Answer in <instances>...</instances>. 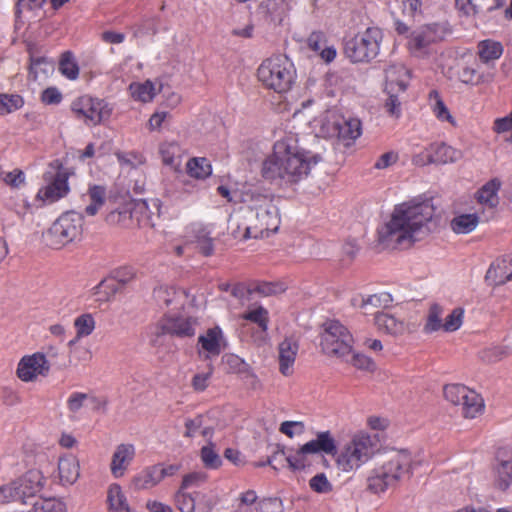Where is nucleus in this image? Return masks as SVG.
I'll return each instance as SVG.
<instances>
[{
  "mask_svg": "<svg viewBox=\"0 0 512 512\" xmlns=\"http://www.w3.org/2000/svg\"><path fill=\"white\" fill-rule=\"evenodd\" d=\"M440 218L430 200L397 205L378 229V244L384 249H406L435 232Z\"/></svg>",
  "mask_w": 512,
  "mask_h": 512,
  "instance_id": "1",
  "label": "nucleus"
},
{
  "mask_svg": "<svg viewBox=\"0 0 512 512\" xmlns=\"http://www.w3.org/2000/svg\"><path fill=\"white\" fill-rule=\"evenodd\" d=\"M378 451V441L375 436L364 432H358L352 436L340 451H337L336 440L330 431L318 432L316 439L302 445L295 455L285 457L289 468L300 470L305 466V456L323 452L336 456L335 464L338 470L349 473L355 471L374 459Z\"/></svg>",
  "mask_w": 512,
  "mask_h": 512,
  "instance_id": "2",
  "label": "nucleus"
},
{
  "mask_svg": "<svg viewBox=\"0 0 512 512\" xmlns=\"http://www.w3.org/2000/svg\"><path fill=\"white\" fill-rule=\"evenodd\" d=\"M281 223L274 198L253 194L248 203L229 219V229L240 240L268 238L276 233Z\"/></svg>",
  "mask_w": 512,
  "mask_h": 512,
  "instance_id": "3",
  "label": "nucleus"
},
{
  "mask_svg": "<svg viewBox=\"0 0 512 512\" xmlns=\"http://www.w3.org/2000/svg\"><path fill=\"white\" fill-rule=\"evenodd\" d=\"M320 161L317 154L300 150L286 141H278L273 154L263 162L262 173L266 179L294 184L305 178Z\"/></svg>",
  "mask_w": 512,
  "mask_h": 512,
  "instance_id": "4",
  "label": "nucleus"
},
{
  "mask_svg": "<svg viewBox=\"0 0 512 512\" xmlns=\"http://www.w3.org/2000/svg\"><path fill=\"white\" fill-rule=\"evenodd\" d=\"M415 461L407 449L385 448L377 451L367 478V488L375 494L396 487L413 475Z\"/></svg>",
  "mask_w": 512,
  "mask_h": 512,
  "instance_id": "5",
  "label": "nucleus"
},
{
  "mask_svg": "<svg viewBox=\"0 0 512 512\" xmlns=\"http://www.w3.org/2000/svg\"><path fill=\"white\" fill-rule=\"evenodd\" d=\"M258 80L268 89L277 93L290 90L296 70L292 61L284 55H276L264 60L257 69Z\"/></svg>",
  "mask_w": 512,
  "mask_h": 512,
  "instance_id": "6",
  "label": "nucleus"
},
{
  "mask_svg": "<svg viewBox=\"0 0 512 512\" xmlns=\"http://www.w3.org/2000/svg\"><path fill=\"white\" fill-rule=\"evenodd\" d=\"M83 231V217L75 211H68L59 216L51 227L43 233V242L53 249L79 240Z\"/></svg>",
  "mask_w": 512,
  "mask_h": 512,
  "instance_id": "7",
  "label": "nucleus"
},
{
  "mask_svg": "<svg viewBox=\"0 0 512 512\" xmlns=\"http://www.w3.org/2000/svg\"><path fill=\"white\" fill-rule=\"evenodd\" d=\"M354 339L350 331L338 320H327L320 334L321 351L331 358H346L351 352Z\"/></svg>",
  "mask_w": 512,
  "mask_h": 512,
  "instance_id": "8",
  "label": "nucleus"
},
{
  "mask_svg": "<svg viewBox=\"0 0 512 512\" xmlns=\"http://www.w3.org/2000/svg\"><path fill=\"white\" fill-rule=\"evenodd\" d=\"M382 39L379 28L369 27L345 42L344 54L352 63H368L379 54Z\"/></svg>",
  "mask_w": 512,
  "mask_h": 512,
  "instance_id": "9",
  "label": "nucleus"
},
{
  "mask_svg": "<svg viewBox=\"0 0 512 512\" xmlns=\"http://www.w3.org/2000/svg\"><path fill=\"white\" fill-rule=\"evenodd\" d=\"M71 110L77 119L92 126L108 119L112 111L103 100L94 99L87 95L75 99L71 104Z\"/></svg>",
  "mask_w": 512,
  "mask_h": 512,
  "instance_id": "10",
  "label": "nucleus"
},
{
  "mask_svg": "<svg viewBox=\"0 0 512 512\" xmlns=\"http://www.w3.org/2000/svg\"><path fill=\"white\" fill-rule=\"evenodd\" d=\"M17 491V501L21 512H24L28 503H33L40 497L39 493L45 485V478L41 471L33 469L14 480Z\"/></svg>",
  "mask_w": 512,
  "mask_h": 512,
  "instance_id": "11",
  "label": "nucleus"
},
{
  "mask_svg": "<svg viewBox=\"0 0 512 512\" xmlns=\"http://www.w3.org/2000/svg\"><path fill=\"white\" fill-rule=\"evenodd\" d=\"M50 372V363L41 352L24 355L18 362L16 376L22 382H36L39 377H46Z\"/></svg>",
  "mask_w": 512,
  "mask_h": 512,
  "instance_id": "12",
  "label": "nucleus"
},
{
  "mask_svg": "<svg viewBox=\"0 0 512 512\" xmlns=\"http://www.w3.org/2000/svg\"><path fill=\"white\" fill-rule=\"evenodd\" d=\"M443 34L439 24L423 25L412 32L408 42L409 49L413 54L421 56L431 44L442 40Z\"/></svg>",
  "mask_w": 512,
  "mask_h": 512,
  "instance_id": "13",
  "label": "nucleus"
},
{
  "mask_svg": "<svg viewBox=\"0 0 512 512\" xmlns=\"http://www.w3.org/2000/svg\"><path fill=\"white\" fill-rule=\"evenodd\" d=\"M494 484L502 491L507 490L512 484V450L510 449L500 450L497 454Z\"/></svg>",
  "mask_w": 512,
  "mask_h": 512,
  "instance_id": "14",
  "label": "nucleus"
},
{
  "mask_svg": "<svg viewBox=\"0 0 512 512\" xmlns=\"http://www.w3.org/2000/svg\"><path fill=\"white\" fill-rule=\"evenodd\" d=\"M136 455L134 445L123 443L118 445L111 458L110 471L115 478H121L125 475L128 467L133 462Z\"/></svg>",
  "mask_w": 512,
  "mask_h": 512,
  "instance_id": "15",
  "label": "nucleus"
},
{
  "mask_svg": "<svg viewBox=\"0 0 512 512\" xmlns=\"http://www.w3.org/2000/svg\"><path fill=\"white\" fill-rule=\"evenodd\" d=\"M298 342L292 338H285L278 345L279 371L283 376H291L294 372V363L298 354Z\"/></svg>",
  "mask_w": 512,
  "mask_h": 512,
  "instance_id": "16",
  "label": "nucleus"
},
{
  "mask_svg": "<svg viewBox=\"0 0 512 512\" xmlns=\"http://www.w3.org/2000/svg\"><path fill=\"white\" fill-rule=\"evenodd\" d=\"M410 79V71L403 64H391L385 70V91L404 92Z\"/></svg>",
  "mask_w": 512,
  "mask_h": 512,
  "instance_id": "17",
  "label": "nucleus"
},
{
  "mask_svg": "<svg viewBox=\"0 0 512 512\" xmlns=\"http://www.w3.org/2000/svg\"><path fill=\"white\" fill-rule=\"evenodd\" d=\"M67 180L66 173L58 172L50 183L38 191L37 198L47 203L56 202L68 193Z\"/></svg>",
  "mask_w": 512,
  "mask_h": 512,
  "instance_id": "18",
  "label": "nucleus"
},
{
  "mask_svg": "<svg viewBox=\"0 0 512 512\" xmlns=\"http://www.w3.org/2000/svg\"><path fill=\"white\" fill-rule=\"evenodd\" d=\"M335 134L348 147L362 134L361 121L357 118H340L334 122Z\"/></svg>",
  "mask_w": 512,
  "mask_h": 512,
  "instance_id": "19",
  "label": "nucleus"
},
{
  "mask_svg": "<svg viewBox=\"0 0 512 512\" xmlns=\"http://www.w3.org/2000/svg\"><path fill=\"white\" fill-rule=\"evenodd\" d=\"M198 343L201 345V349L206 353L205 359L218 356L226 347L223 332L218 326L210 328L205 334L200 335Z\"/></svg>",
  "mask_w": 512,
  "mask_h": 512,
  "instance_id": "20",
  "label": "nucleus"
},
{
  "mask_svg": "<svg viewBox=\"0 0 512 512\" xmlns=\"http://www.w3.org/2000/svg\"><path fill=\"white\" fill-rule=\"evenodd\" d=\"M486 279L494 285H503L512 280V254L493 262L487 271Z\"/></svg>",
  "mask_w": 512,
  "mask_h": 512,
  "instance_id": "21",
  "label": "nucleus"
},
{
  "mask_svg": "<svg viewBox=\"0 0 512 512\" xmlns=\"http://www.w3.org/2000/svg\"><path fill=\"white\" fill-rule=\"evenodd\" d=\"M80 476L78 459L71 454L64 455L58 460V477L61 485H73Z\"/></svg>",
  "mask_w": 512,
  "mask_h": 512,
  "instance_id": "22",
  "label": "nucleus"
},
{
  "mask_svg": "<svg viewBox=\"0 0 512 512\" xmlns=\"http://www.w3.org/2000/svg\"><path fill=\"white\" fill-rule=\"evenodd\" d=\"M502 186L499 178H493L485 183L476 193L477 201L489 209H494L499 204L498 192Z\"/></svg>",
  "mask_w": 512,
  "mask_h": 512,
  "instance_id": "23",
  "label": "nucleus"
},
{
  "mask_svg": "<svg viewBox=\"0 0 512 512\" xmlns=\"http://www.w3.org/2000/svg\"><path fill=\"white\" fill-rule=\"evenodd\" d=\"M24 512H68V508L61 498L40 496L35 502L28 503Z\"/></svg>",
  "mask_w": 512,
  "mask_h": 512,
  "instance_id": "24",
  "label": "nucleus"
},
{
  "mask_svg": "<svg viewBox=\"0 0 512 512\" xmlns=\"http://www.w3.org/2000/svg\"><path fill=\"white\" fill-rule=\"evenodd\" d=\"M243 318L257 324L259 327V337H255V343L259 346L266 343L269 322L268 311L263 307H258L245 313Z\"/></svg>",
  "mask_w": 512,
  "mask_h": 512,
  "instance_id": "25",
  "label": "nucleus"
},
{
  "mask_svg": "<svg viewBox=\"0 0 512 512\" xmlns=\"http://www.w3.org/2000/svg\"><path fill=\"white\" fill-rule=\"evenodd\" d=\"M184 426V436L189 438L200 433L204 438L209 440L214 432V429L207 425V418L204 415H197L193 418L186 419Z\"/></svg>",
  "mask_w": 512,
  "mask_h": 512,
  "instance_id": "26",
  "label": "nucleus"
},
{
  "mask_svg": "<svg viewBox=\"0 0 512 512\" xmlns=\"http://www.w3.org/2000/svg\"><path fill=\"white\" fill-rule=\"evenodd\" d=\"M471 395H466L463 400L459 401L457 406L461 407L463 417L467 419H474L483 412L484 403L481 396L474 390H471Z\"/></svg>",
  "mask_w": 512,
  "mask_h": 512,
  "instance_id": "27",
  "label": "nucleus"
},
{
  "mask_svg": "<svg viewBox=\"0 0 512 512\" xmlns=\"http://www.w3.org/2000/svg\"><path fill=\"white\" fill-rule=\"evenodd\" d=\"M107 502L110 512H133L121 486L118 484L110 485L107 491Z\"/></svg>",
  "mask_w": 512,
  "mask_h": 512,
  "instance_id": "28",
  "label": "nucleus"
},
{
  "mask_svg": "<svg viewBox=\"0 0 512 512\" xmlns=\"http://www.w3.org/2000/svg\"><path fill=\"white\" fill-rule=\"evenodd\" d=\"M434 164H447L458 161L462 157L459 150L444 143L431 144Z\"/></svg>",
  "mask_w": 512,
  "mask_h": 512,
  "instance_id": "29",
  "label": "nucleus"
},
{
  "mask_svg": "<svg viewBox=\"0 0 512 512\" xmlns=\"http://www.w3.org/2000/svg\"><path fill=\"white\" fill-rule=\"evenodd\" d=\"M375 325L379 330L391 335H401L405 331V324L403 321L386 313L376 314Z\"/></svg>",
  "mask_w": 512,
  "mask_h": 512,
  "instance_id": "30",
  "label": "nucleus"
},
{
  "mask_svg": "<svg viewBox=\"0 0 512 512\" xmlns=\"http://www.w3.org/2000/svg\"><path fill=\"white\" fill-rule=\"evenodd\" d=\"M392 302L391 295L387 292L373 294L367 298L353 299L352 304L365 310L366 313L371 312L373 309L386 307Z\"/></svg>",
  "mask_w": 512,
  "mask_h": 512,
  "instance_id": "31",
  "label": "nucleus"
},
{
  "mask_svg": "<svg viewBox=\"0 0 512 512\" xmlns=\"http://www.w3.org/2000/svg\"><path fill=\"white\" fill-rule=\"evenodd\" d=\"M158 483L160 482L156 473V466H152L133 477L131 488L135 491L147 490L153 488Z\"/></svg>",
  "mask_w": 512,
  "mask_h": 512,
  "instance_id": "32",
  "label": "nucleus"
},
{
  "mask_svg": "<svg viewBox=\"0 0 512 512\" xmlns=\"http://www.w3.org/2000/svg\"><path fill=\"white\" fill-rule=\"evenodd\" d=\"M478 56L483 63L495 61L503 54V45L491 39L483 40L478 44Z\"/></svg>",
  "mask_w": 512,
  "mask_h": 512,
  "instance_id": "33",
  "label": "nucleus"
},
{
  "mask_svg": "<svg viewBox=\"0 0 512 512\" xmlns=\"http://www.w3.org/2000/svg\"><path fill=\"white\" fill-rule=\"evenodd\" d=\"M106 222L112 226H119L123 228L130 227L132 223L131 203L125 204L111 210L106 216Z\"/></svg>",
  "mask_w": 512,
  "mask_h": 512,
  "instance_id": "34",
  "label": "nucleus"
},
{
  "mask_svg": "<svg viewBox=\"0 0 512 512\" xmlns=\"http://www.w3.org/2000/svg\"><path fill=\"white\" fill-rule=\"evenodd\" d=\"M196 320L194 318L178 317L168 323V331L177 336L186 337L195 334Z\"/></svg>",
  "mask_w": 512,
  "mask_h": 512,
  "instance_id": "35",
  "label": "nucleus"
},
{
  "mask_svg": "<svg viewBox=\"0 0 512 512\" xmlns=\"http://www.w3.org/2000/svg\"><path fill=\"white\" fill-rule=\"evenodd\" d=\"M479 223L476 214H461L451 221V228L457 234H468L475 230Z\"/></svg>",
  "mask_w": 512,
  "mask_h": 512,
  "instance_id": "36",
  "label": "nucleus"
},
{
  "mask_svg": "<svg viewBox=\"0 0 512 512\" xmlns=\"http://www.w3.org/2000/svg\"><path fill=\"white\" fill-rule=\"evenodd\" d=\"M87 195L91 203L85 208V212L89 216H94L105 203L106 190L100 185L90 186Z\"/></svg>",
  "mask_w": 512,
  "mask_h": 512,
  "instance_id": "37",
  "label": "nucleus"
},
{
  "mask_svg": "<svg viewBox=\"0 0 512 512\" xmlns=\"http://www.w3.org/2000/svg\"><path fill=\"white\" fill-rule=\"evenodd\" d=\"M459 79L465 84L479 85L490 83L493 80V74H479L476 68L472 66H465L459 73Z\"/></svg>",
  "mask_w": 512,
  "mask_h": 512,
  "instance_id": "38",
  "label": "nucleus"
},
{
  "mask_svg": "<svg viewBox=\"0 0 512 512\" xmlns=\"http://www.w3.org/2000/svg\"><path fill=\"white\" fill-rule=\"evenodd\" d=\"M443 312V308L440 305H431L423 328L425 333L443 330Z\"/></svg>",
  "mask_w": 512,
  "mask_h": 512,
  "instance_id": "39",
  "label": "nucleus"
},
{
  "mask_svg": "<svg viewBox=\"0 0 512 512\" xmlns=\"http://www.w3.org/2000/svg\"><path fill=\"white\" fill-rule=\"evenodd\" d=\"M185 489L179 488L178 492L175 495V502L177 508L181 512H194L195 511V502L198 498H205V495L201 492H195L194 494H189L184 491Z\"/></svg>",
  "mask_w": 512,
  "mask_h": 512,
  "instance_id": "40",
  "label": "nucleus"
},
{
  "mask_svg": "<svg viewBox=\"0 0 512 512\" xmlns=\"http://www.w3.org/2000/svg\"><path fill=\"white\" fill-rule=\"evenodd\" d=\"M187 171L194 178L205 179L211 174L212 168L206 158H193L187 163Z\"/></svg>",
  "mask_w": 512,
  "mask_h": 512,
  "instance_id": "41",
  "label": "nucleus"
},
{
  "mask_svg": "<svg viewBox=\"0 0 512 512\" xmlns=\"http://www.w3.org/2000/svg\"><path fill=\"white\" fill-rule=\"evenodd\" d=\"M132 97L141 102H150L155 96L154 85L150 81L133 83L129 87Z\"/></svg>",
  "mask_w": 512,
  "mask_h": 512,
  "instance_id": "42",
  "label": "nucleus"
},
{
  "mask_svg": "<svg viewBox=\"0 0 512 512\" xmlns=\"http://www.w3.org/2000/svg\"><path fill=\"white\" fill-rule=\"evenodd\" d=\"M59 71L70 80H75L78 77L79 67L70 51H66L61 55Z\"/></svg>",
  "mask_w": 512,
  "mask_h": 512,
  "instance_id": "43",
  "label": "nucleus"
},
{
  "mask_svg": "<svg viewBox=\"0 0 512 512\" xmlns=\"http://www.w3.org/2000/svg\"><path fill=\"white\" fill-rule=\"evenodd\" d=\"M341 361L352 365L356 369L364 371H373L376 367L374 361L371 358L362 353L353 351L348 356H346V358H342Z\"/></svg>",
  "mask_w": 512,
  "mask_h": 512,
  "instance_id": "44",
  "label": "nucleus"
},
{
  "mask_svg": "<svg viewBox=\"0 0 512 512\" xmlns=\"http://www.w3.org/2000/svg\"><path fill=\"white\" fill-rule=\"evenodd\" d=\"M96 322L92 314L84 313L74 320V327L78 337H88L95 330Z\"/></svg>",
  "mask_w": 512,
  "mask_h": 512,
  "instance_id": "45",
  "label": "nucleus"
},
{
  "mask_svg": "<svg viewBox=\"0 0 512 512\" xmlns=\"http://www.w3.org/2000/svg\"><path fill=\"white\" fill-rule=\"evenodd\" d=\"M445 399L453 405H458L466 395H471V389L461 384H449L443 390Z\"/></svg>",
  "mask_w": 512,
  "mask_h": 512,
  "instance_id": "46",
  "label": "nucleus"
},
{
  "mask_svg": "<svg viewBox=\"0 0 512 512\" xmlns=\"http://www.w3.org/2000/svg\"><path fill=\"white\" fill-rule=\"evenodd\" d=\"M24 101L20 95L0 94V116L10 114L20 109Z\"/></svg>",
  "mask_w": 512,
  "mask_h": 512,
  "instance_id": "47",
  "label": "nucleus"
},
{
  "mask_svg": "<svg viewBox=\"0 0 512 512\" xmlns=\"http://www.w3.org/2000/svg\"><path fill=\"white\" fill-rule=\"evenodd\" d=\"M430 98L435 100V103L432 106V110L434 115L439 121H447L452 126L456 125V122L453 118V116L450 114L447 106L444 104V102L440 99L438 92L431 91L430 92Z\"/></svg>",
  "mask_w": 512,
  "mask_h": 512,
  "instance_id": "48",
  "label": "nucleus"
},
{
  "mask_svg": "<svg viewBox=\"0 0 512 512\" xmlns=\"http://www.w3.org/2000/svg\"><path fill=\"white\" fill-rule=\"evenodd\" d=\"M200 457L205 467L210 469H216L220 467L222 461L218 453L215 451L212 442L201 448Z\"/></svg>",
  "mask_w": 512,
  "mask_h": 512,
  "instance_id": "49",
  "label": "nucleus"
},
{
  "mask_svg": "<svg viewBox=\"0 0 512 512\" xmlns=\"http://www.w3.org/2000/svg\"><path fill=\"white\" fill-rule=\"evenodd\" d=\"M225 365L230 372L238 374H248L253 380H256L255 376L249 372V366L243 359L234 354H228L223 358Z\"/></svg>",
  "mask_w": 512,
  "mask_h": 512,
  "instance_id": "50",
  "label": "nucleus"
},
{
  "mask_svg": "<svg viewBox=\"0 0 512 512\" xmlns=\"http://www.w3.org/2000/svg\"><path fill=\"white\" fill-rule=\"evenodd\" d=\"M464 317V309L461 307H457L451 311L449 315L446 316L443 321V331L445 332H454L458 330L462 323Z\"/></svg>",
  "mask_w": 512,
  "mask_h": 512,
  "instance_id": "51",
  "label": "nucleus"
},
{
  "mask_svg": "<svg viewBox=\"0 0 512 512\" xmlns=\"http://www.w3.org/2000/svg\"><path fill=\"white\" fill-rule=\"evenodd\" d=\"M53 70V62L43 56H31L30 72L33 74L34 79H37L40 73L48 74Z\"/></svg>",
  "mask_w": 512,
  "mask_h": 512,
  "instance_id": "52",
  "label": "nucleus"
},
{
  "mask_svg": "<svg viewBox=\"0 0 512 512\" xmlns=\"http://www.w3.org/2000/svg\"><path fill=\"white\" fill-rule=\"evenodd\" d=\"M0 181L11 188H19L25 182V175L20 169L0 172Z\"/></svg>",
  "mask_w": 512,
  "mask_h": 512,
  "instance_id": "53",
  "label": "nucleus"
},
{
  "mask_svg": "<svg viewBox=\"0 0 512 512\" xmlns=\"http://www.w3.org/2000/svg\"><path fill=\"white\" fill-rule=\"evenodd\" d=\"M310 488L320 494L330 493L333 490L332 483L328 480L324 473H318L309 481Z\"/></svg>",
  "mask_w": 512,
  "mask_h": 512,
  "instance_id": "54",
  "label": "nucleus"
},
{
  "mask_svg": "<svg viewBox=\"0 0 512 512\" xmlns=\"http://www.w3.org/2000/svg\"><path fill=\"white\" fill-rule=\"evenodd\" d=\"M121 166L135 168L144 163V158L136 152H116L115 153Z\"/></svg>",
  "mask_w": 512,
  "mask_h": 512,
  "instance_id": "55",
  "label": "nucleus"
},
{
  "mask_svg": "<svg viewBox=\"0 0 512 512\" xmlns=\"http://www.w3.org/2000/svg\"><path fill=\"white\" fill-rule=\"evenodd\" d=\"M154 297L158 302L169 306L175 301L177 291L172 287L161 286L154 290Z\"/></svg>",
  "mask_w": 512,
  "mask_h": 512,
  "instance_id": "56",
  "label": "nucleus"
},
{
  "mask_svg": "<svg viewBox=\"0 0 512 512\" xmlns=\"http://www.w3.org/2000/svg\"><path fill=\"white\" fill-rule=\"evenodd\" d=\"M305 425L301 421H284L280 424L279 431L289 438L304 432Z\"/></svg>",
  "mask_w": 512,
  "mask_h": 512,
  "instance_id": "57",
  "label": "nucleus"
},
{
  "mask_svg": "<svg viewBox=\"0 0 512 512\" xmlns=\"http://www.w3.org/2000/svg\"><path fill=\"white\" fill-rule=\"evenodd\" d=\"M213 373L212 366H209L207 372L197 373L193 376L191 386L196 392H203L208 386Z\"/></svg>",
  "mask_w": 512,
  "mask_h": 512,
  "instance_id": "58",
  "label": "nucleus"
},
{
  "mask_svg": "<svg viewBox=\"0 0 512 512\" xmlns=\"http://www.w3.org/2000/svg\"><path fill=\"white\" fill-rule=\"evenodd\" d=\"M207 479V475L204 472H192L183 477L180 488L188 489L191 487H197L204 483Z\"/></svg>",
  "mask_w": 512,
  "mask_h": 512,
  "instance_id": "59",
  "label": "nucleus"
},
{
  "mask_svg": "<svg viewBox=\"0 0 512 512\" xmlns=\"http://www.w3.org/2000/svg\"><path fill=\"white\" fill-rule=\"evenodd\" d=\"M509 355V351L505 347H493L491 349L485 350L482 354V358L484 361L489 363L498 362L502 359L506 358Z\"/></svg>",
  "mask_w": 512,
  "mask_h": 512,
  "instance_id": "60",
  "label": "nucleus"
},
{
  "mask_svg": "<svg viewBox=\"0 0 512 512\" xmlns=\"http://www.w3.org/2000/svg\"><path fill=\"white\" fill-rule=\"evenodd\" d=\"M399 160V154L395 151H389L382 154L374 164V168L377 170L386 169L397 163Z\"/></svg>",
  "mask_w": 512,
  "mask_h": 512,
  "instance_id": "61",
  "label": "nucleus"
},
{
  "mask_svg": "<svg viewBox=\"0 0 512 512\" xmlns=\"http://www.w3.org/2000/svg\"><path fill=\"white\" fill-rule=\"evenodd\" d=\"M11 501H17L14 480L0 486V504H7Z\"/></svg>",
  "mask_w": 512,
  "mask_h": 512,
  "instance_id": "62",
  "label": "nucleus"
},
{
  "mask_svg": "<svg viewBox=\"0 0 512 512\" xmlns=\"http://www.w3.org/2000/svg\"><path fill=\"white\" fill-rule=\"evenodd\" d=\"M412 164L418 167H423L428 164H434L431 145L424 148L419 153H416L412 157Z\"/></svg>",
  "mask_w": 512,
  "mask_h": 512,
  "instance_id": "63",
  "label": "nucleus"
},
{
  "mask_svg": "<svg viewBox=\"0 0 512 512\" xmlns=\"http://www.w3.org/2000/svg\"><path fill=\"white\" fill-rule=\"evenodd\" d=\"M89 399V395L86 393L75 392L70 395L67 400V407L70 412H78L84 405V402Z\"/></svg>",
  "mask_w": 512,
  "mask_h": 512,
  "instance_id": "64",
  "label": "nucleus"
}]
</instances>
